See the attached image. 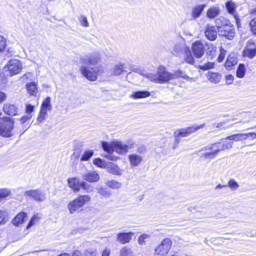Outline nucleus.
Segmentation results:
<instances>
[{
    "label": "nucleus",
    "mask_w": 256,
    "mask_h": 256,
    "mask_svg": "<svg viewBox=\"0 0 256 256\" xmlns=\"http://www.w3.org/2000/svg\"><path fill=\"white\" fill-rule=\"evenodd\" d=\"M148 78L152 82L164 84L172 80V73L168 72L165 67L160 66L158 68L156 74H148Z\"/></svg>",
    "instance_id": "1"
},
{
    "label": "nucleus",
    "mask_w": 256,
    "mask_h": 256,
    "mask_svg": "<svg viewBox=\"0 0 256 256\" xmlns=\"http://www.w3.org/2000/svg\"><path fill=\"white\" fill-rule=\"evenodd\" d=\"M22 68L21 62L16 59H12L3 68L6 76H12L20 72Z\"/></svg>",
    "instance_id": "2"
},
{
    "label": "nucleus",
    "mask_w": 256,
    "mask_h": 256,
    "mask_svg": "<svg viewBox=\"0 0 256 256\" xmlns=\"http://www.w3.org/2000/svg\"><path fill=\"white\" fill-rule=\"evenodd\" d=\"M24 196L29 200L38 202H42L46 199V192L40 188L26 190Z\"/></svg>",
    "instance_id": "3"
},
{
    "label": "nucleus",
    "mask_w": 256,
    "mask_h": 256,
    "mask_svg": "<svg viewBox=\"0 0 256 256\" xmlns=\"http://www.w3.org/2000/svg\"><path fill=\"white\" fill-rule=\"evenodd\" d=\"M90 200V197L87 195L79 196L70 202L68 205V208L71 214L78 210Z\"/></svg>",
    "instance_id": "4"
},
{
    "label": "nucleus",
    "mask_w": 256,
    "mask_h": 256,
    "mask_svg": "<svg viewBox=\"0 0 256 256\" xmlns=\"http://www.w3.org/2000/svg\"><path fill=\"white\" fill-rule=\"evenodd\" d=\"M14 123L13 120L10 117H5L0 120V134L5 137L12 136Z\"/></svg>",
    "instance_id": "5"
},
{
    "label": "nucleus",
    "mask_w": 256,
    "mask_h": 256,
    "mask_svg": "<svg viewBox=\"0 0 256 256\" xmlns=\"http://www.w3.org/2000/svg\"><path fill=\"white\" fill-rule=\"evenodd\" d=\"M172 244V240L168 238L164 239L154 249V256H166Z\"/></svg>",
    "instance_id": "6"
},
{
    "label": "nucleus",
    "mask_w": 256,
    "mask_h": 256,
    "mask_svg": "<svg viewBox=\"0 0 256 256\" xmlns=\"http://www.w3.org/2000/svg\"><path fill=\"white\" fill-rule=\"evenodd\" d=\"M175 42L172 51L174 55L179 56L183 52H186L189 48L186 46L185 40L182 38H178Z\"/></svg>",
    "instance_id": "7"
},
{
    "label": "nucleus",
    "mask_w": 256,
    "mask_h": 256,
    "mask_svg": "<svg viewBox=\"0 0 256 256\" xmlns=\"http://www.w3.org/2000/svg\"><path fill=\"white\" fill-rule=\"evenodd\" d=\"M197 154L204 160H212L216 156L212 144L203 147L198 152Z\"/></svg>",
    "instance_id": "8"
},
{
    "label": "nucleus",
    "mask_w": 256,
    "mask_h": 256,
    "mask_svg": "<svg viewBox=\"0 0 256 256\" xmlns=\"http://www.w3.org/2000/svg\"><path fill=\"white\" fill-rule=\"evenodd\" d=\"M80 60L84 64L94 66L100 60V54L98 52H94L81 57Z\"/></svg>",
    "instance_id": "9"
},
{
    "label": "nucleus",
    "mask_w": 256,
    "mask_h": 256,
    "mask_svg": "<svg viewBox=\"0 0 256 256\" xmlns=\"http://www.w3.org/2000/svg\"><path fill=\"white\" fill-rule=\"evenodd\" d=\"M80 71L84 77L90 81H94L98 78V72L94 68L83 66H80Z\"/></svg>",
    "instance_id": "10"
},
{
    "label": "nucleus",
    "mask_w": 256,
    "mask_h": 256,
    "mask_svg": "<svg viewBox=\"0 0 256 256\" xmlns=\"http://www.w3.org/2000/svg\"><path fill=\"white\" fill-rule=\"evenodd\" d=\"M220 36H224L228 40H232L234 36L235 32L234 27L229 24L223 26L218 30Z\"/></svg>",
    "instance_id": "11"
},
{
    "label": "nucleus",
    "mask_w": 256,
    "mask_h": 256,
    "mask_svg": "<svg viewBox=\"0 0 256 256\" xmlns=\"http://www.w3.org/2000/svg\"><path fill=\"white\" fill-rule=\"evenodd\" d=\"M192 51L196 58H200L204 54V46L202 42L196 41L192 44Z\"/></svg>",
    "instance_id": "12"
},
{
    "label": "nucleus",
    "mask_w": 256,
    "mask_h": 256,
    "mask_svg": "<svg viewBox=\"0 0 256 256\" xmlns=\"http://www.w3.org/2000/svg\"><path fill=\"white\" fill-rule=\"evenodd\" d=\"M244 56L252 58L256 56V44L252 40H249L244 50Z\"/></svg>",
    "instance_id": "13"
},
{
    "label": "nucleus",
    "mask_w": 256,
    "mask_h": 256,
    "mask_svg": "<svg viewBox=\"0 0 256 256\" xmlns=\"http://www.w3.org/2000/svg\"><path fill=\"white\" fill-rule=\"evenodd\" d=\"M83 180L90 182H96L100 180L99 174L95 171L86 170L81 174Z\"/></svg>",
    "instance_id": "14"
},
{
    "label": "nucleus",
    "mask_w": 256,
    "mask_h": 256,
    "mask_svg": "<svg viewBox=\"0 0 256 256\" xmlns=\"http://www.w3.org/2000/svg\"><path fill=\"white\" fill-rule=\"evenodd\" d=\"M226 6L228 12L234 16L236 22V24L238 26L240 23V20L238 18L237 14L236 12V4L232 0H229L226 2Z\"/></svg>",
    "instance_id": "15"
},
{
    "label": "nucleus",
    "mask_w": 256,
    "mask_h": 256,
    "mask_svg": "<svg viewBox=\"0 0 256 256\" xmlns=\"http://www.w3.org/2000/svg\"><path fill=\"white\" fill-rule=\"evenodd\" d=\"M205 36L210 40H214L217 37V31L214 26L207 24L205 30Z\"/></svg>",
    "instance_id": "16"
},
{
    "label": "nucleus",
    "mask_w": 256,
    "mask_h": 256,
    "mask_svg": "<svg viewBox=\"0 0 256 256\" xmlns=\"http://www.w3.org/2000/svg\"><path fill=\"white\" fill-rule=\"evenodd\" d=\"M3 110L6 114L10 116L18 115V109L16 105L8 103L4 105Z\"/></svg>",
    "instance_id": "17"
},
{
    "label": "nucleus",
    "mask_w": 256,
    "mask_h": 256,
    "mask_svg": "<svg viewBox=\"0 0 256 256\" xmlns=\"http://www.w3.org/2000/svg\"><path fill=\"white\" fill-rule=\"evenodd\" d=\"M134 234L133 232H120L117 235V240L122 244L128 243L132 238V236Z\"/></svg>",
    "instance_id": "18"
},
{
    "label": "nucleus",
    "mask_w": 256,
    "mask_h": 256,
    "mask_svg": "<svg viewBox=\"0 0 256 256\" xmlns=\"http://www.w3.org/2000/svg\"><path fill=\"white\" fill-rule=\"evenodd\" d=\"M113 146L115 148V152L120 154L127 153L128 150L124 142L120 141L113 142Z\"/></svg>",
    "instance_id": "19"
},
{
    "label": "nucleus",
    "mask_w": 256,
    "mask_h": 256,
    "mask_svg": "<svg viewBox=\"0 0 256 256\" xmlns=\"http://www.w3.org/2000/svg\"><path fill=\"white\" fill-rule=\"evenodd\" d=\"M128 158L130 166L133 167L138 166L143 160V158L142 156L136 154H130L128 156Z\"/></svg>",
    "instance_id": "20"
},
{
    "label": "nucleus",
    "mask_w": 256,
    "mask_h": 256,
    "mask_svg": "<svg viewBox=\"0 0 256 256\" xmlns=\"http://www.w3.org/2000/svg\"><path fill=\"white\" fill-rule=\"evenodd\" d=\"M206 6V4H203L198 5L194 7L191 12V16L192 18L196 20L198 18L201 16Z\"/></svg>",
    "instance_id": "21"
},
{
    "label": "nucleus",
    "mask_w": 256,
    "mask_h": 256,
    "mask_svg": "<svg viewBox=\"0 0 256 256\" xmlns=\"http://www.w3.org/2000/svg\"><path fill=\"white\" fill-rule=\"evenodd\" d=\"M107 170L109 172L118 176H121L123 173V170L122 169L117 165L112 162H110L108 164Z\"/></svg>",
    "instance_id": "22"
},
{
    "label": "nucleus",
    "mask_w": 256,
    "mask_h": 256,
    "mask_svg": "<svg viewBox=\"0 0 256 256\" xmlns=\"http://www.w3.org/2000/svg\"><path fill=\"white\" fill-rule=\"evenodd\" d=\"M172 74V80L177 79L179 78H182L184 80L190 82H194L195 80L194 78H190L184 72L181 70H178L174 72V73Z\"/></svg>",
    "instance_id": "23"
},
{
    "label": "nucleus",
    "mask_w": 256,
    "mask_h": 256,
    "mask_svg": "<svg viewBox=\"0 0 256 256\" xmlns=\"http://www.w3.org/2000/svg\"><path fill=\"white\" fill-rule=\"evenodd\" d=\"M68 184L69 186L72 188L75 192H78L80 190V182L78 179L76 178H70L68 180Z\"/></svg>",
    "instance_id": "24"
},
{
    "label": "nucleus",
    "mask_w": 256,
    "mask_h": 256,
    "mask_svg": "<svg viewBox=\"0 0 256 256\" xmlns=\"http://www.w3.org/2000/svg\"><path fill=\"white\" fill-rule=\"evenodd\" d=\"M220 8L218 6L210 8L206 12V16L210 18H214L220 14Z\"/></svg>",
    "instance_id": "25"
},
{
    "label": "nucleus",
    "mask_w": 256,
    "mask_h": 256,
    "mask_svg": "<svg viewBox=\"0 0 256 256\" xmlns=\"http://www.w3.org/2000/svg\"><path fill=\"white\" fill-rule=\"evenodd\" d=\"M238 62L237 58L234 53L230 54L225 63V66L227 69L230 68L232 66L236 64Z\"/></svg>",
    "instance_id": "26"
},
{
    "label": "nucleus",
    "mask_w": 256,
    "mask_h": 256,
    "mask_svg": "<svg viewBox=\"0 0 256 256\" xmlns=\"http://www.w3.org/2000/svg\"><path fill=\"white\" fill-rule=\"evenodd\" d=\"M150 96V93L149 92L144 91H137L134 92L130 96V98L134 99L144 98L148 97Z\"/></svg>",
    "instance_id": "27"
},
{
    "label": "nucleus",
    "mask_w": 256,
    "mask_h": 256,
    "mask_svg": "<svg viewBox=\"0 0 256 256\" xmlns=\"http://www.w3.org/2000/svg\"><path fill=\"white\" fill-rule=\"evenodd\" d=\"M27 214L24 212H20L13 219L12 223L14 226H18L24 222V218L26 217Z\"/></svg>",
    "instance_id": "28"
},
{
    "label": "nucleus",
    "mask_w": 256,
    "mask_h": 256,
    "mask_svg": "<svg viewBox=\"0 0 256 256\" xmlns=\"http://www.w3.org/2000/svg\"><path fill=\"white\" fill-rule=\"evenodd\" d=\"M207 77L210 82L218 84L220 82L222 76L218 73L208 72Z\"/></svg>",
    "instance_id": "29"
},
{
    "label": "nucleus",
    "mask_w": 256,
    "mask_h": 256,
    "mask_svg": "<svg viewBox=\"0 0 256 256\" xmlns=\"http://www.w3.org/2000/svg\"><path fill=\"white\" fill-rule=\"evenodd\" d=\"M246 136L244 134H236L231 136H228L226 138V140H232L234 142H239L246 140Z\"/></svg>",
    "instance_id": "30"
},
{
    "label": "nucleus",
    "mask_w": 256,
    "mask_h": 256,
    "mask_svg": "<svg viewBox=\"0 0 256 256\" xmlns=\"http://www.w3.org/2000/svg\"><path fill=\"white\" fill-rule=\"evenodd\" d=\"M229 23V20L223 16H220L215 20V24L218 30L223 26L228 25Z\"/></svg>",
    "instance_id": "31"
},
{
    "label": "nucleus",
    "mask_w": 256,
    "mask_h": 256,
    "mask_svg": "<svg viewBox=\"0 0 256 256\" xmlns=\"http://www.w3.org/2000/svg\"><path fill=\"white\" fill-rule=\"evenodd\" d=\"M28 92L32 96L36 95L38 92V88L37 84L34 82L28 83L26 85Z\"/></svg>",
    "instance_id": "32"
},
{
    "label": "nucleus",
    "mask_w": 256,
    "mask_h": 256,
    "mask_svg": "<svg viewBox=\"0 0 256 256\" xmlns=\"http://www.w3.org/2000/svg\"><path fill=\"white\" fill-rule=\"evenodd\" d=\"M205 124H202L200 126L194 124L191 126L187 127L186 128H184L186 130V132L188 134L189 136L190 134L194 133L196 132L197 130H198L204 127Z\"/></svg>",
    "instance_id": "33"
},
{
    "label": "nucleus",
    "mask_w": 256,
    "mask_h": 256,
    "mask_svg": "<svg viewBox=\"0 0 256 256\" xmlns=\"http://www.w3.org/2000/svg\"><path fill=\"white\" fill-rule=\"evenodd\" d=\"M51 98L50 97H47L42 102L40 110L45 112L50 110L52 106L50 104Z\"/></svg>",
    "instance_id": "34"
},
{
    "label": "nucleus",
    "mask_w": 256,
    "mask_h": 256,
    "mask_svg": "<svg viewBox=\"0 0 256 256\" xmlns=\"http://www.w3.org/2000/svg\"><path fill=\"white\" fill-rule=\"evenodd\" d=\"M102 147L105 152H108V154H112L115 151V148L113 146V142L109 144L106 142H102Z\"/></svg>",
    "instance_id": "35"
},
{
    "label": "nucleus",
    "mask_w": 256,
    "mask_h": 256,
    "mask_svg": "<svg viewBox=\"0 0 256 256\" xmlns=\"http://www.w3.org/2000/svg\"><path fill=\"white\" fill-rule=\"evenodd\" d=\"M124 64H119L114 66L112 70V74L114 76H119L121 74L124 72Z\"/></svg>",
    "instance_id": "36"
},
{
    "label": "nucleus",
    "mask_w": 256,
    "mask_h": 256,
    "mask_svg": "<svg viewBox=\"0 0 256 256\" xmlns=\"http://www.w3.org/2000/svg\"><path fill=\"white\" fill-rule=\"evenodd\" d=\"M253 18L250 22V26L252 32L256 35V9L252 12Z\"/></svg>",
    "instance_id": "37"
},
{
    "label": "nucleus",
    "mask_w": 256,
    "mask_h": 256,
    "mask_svg": "<svg viewBox=\"0 0 256 256\" xmlns=\"http://www.w3.org/2000/svg\"><path fill=\"white\" fill-rule=\"evenodd\" d=\"M106 184L108 186L112 189H118L122 186L121 182L114 180H108Z\"/></svg>",
    "instance_id": "38"
},
{
    "label": "nucleus",
    "mask_w": 256,
    "mask_h": 256,
    "mask_svg": "<svg viewBox=\"0 0 256 256\" xmlns=\"http://www.w3.org/2000/svg\"><path fill=\"white\" fill-rule=\"evenodd\" d=\"M134 252L130 248L124 246L120 250V256H134Z\"/></svg>",
    "instance_id": "39"
},
{
    "label": "nucleus",
    "mask_w": 256,
    "mask_h": 256,
    "mask_svg": "<svg viewBox=\"0 0 256 256\" xmlns=\"http://www.w3.org/2000/svg\"><path fill=\"white\" fill-rule=\"evenodd\" d=\"M8 220V215L5 210H0V225L4 224Z\"/></svg>",
    "instance_id": "40"
},
{
    "label": "nucleus",
    "mask_w": 256,
    "mask_h": 256,
    "mask_svg": "<svg viewBox=\"0 0 256 256\" xmlns=\"http://www.w3.org/2000/svg\"><path fill=\"white\" fill-rule=\"evenodd\" d=\"M184 53L186 54L184 58V60L185 62L190 64H194V58L191 54V52L190 48H188V50H186V52H184Z\"/></svg>",
    "instance_id": "41"
},
{
    "label": "nucleus",
    "mask_w": 256,
    "mask_h": 256,
    "mask_svg": "<svg viewBox=\"0 0 256 256\" xmlns=\"http://www.w3.org/2000/svg\"><path fill=\"white\" fill-rule=\"evenodd\" d=\"M40 216L38 214H34L28 224L26 226V229L30 228L31 226L35 224L40 220Z\"/></svg>",
    "instance_id": "42"
},
{
    "label": "nucleus",
    "mask_w": 256,
    "mask_h": 256,
    "mask_svg": "<svg viewBox=\"0 0 256 256\" xmlns=\"http://www.w3.org/2000/svg\"><path fill=\"white\" fill-rule=\"evenodd\" d=\"M246 68L243 64H240L236 70V76L238 78L244 77L246 73Z\"/></svg>",
    "instance_id": "43"
},
{
    "label": "nucleus",
    "mask_w": 256,
    "mask_h": 256,
    "mask_svg": "<svg viewBox=\"0 0 256 256\" xmlns=\"http://www.w3.org/2000/svg\"><path fill=\"white\" fill-rule=\"evenodd\" d=\"M97 190L100 195L106 198L109 197L111 195L110 190L107 188L100 187L97 188Z\"/></svg>",
    "instance_id": "44"
},
{
    "label": "nucleus",
    "mask_w": 256,
    "mask_h": 256,
    "mask_svg": "<svg viewBox=\"0 0 256 256\" xmlns=\"http://www.w3.org/2000/svg\"><path fill=\"white\" fill-rule=\"evenodd\" d=\"M174 136L176 138H178V137H186L188 136V134L186 131V130L185 128H180L177 130H176L174 132Z\"/></svg>",
    "instance_id": "45"
},
{
    "label": "nucleus",
    "mask_w": 256,
    "mask_h": 256,
    "mask_svg": "<svg viewBox=\"0 0 256 256\" xmlns=\"http://www.w3.org/2000/svg\"><path fill=\"white\" fill-rule=\"evenodd\" d=\"M212 146L213 148H214V150L216 152V155L220 152L224 150L225 149L224 148L222 142H216L214 144H212Z\"/></svg>",
    "instance_id": "46"
},
{
    "label": "nucleus",
    "mask_w": 256,
    "mask_h": 256,
    "mask_svg": "<svg viewBox=\"0 0 256 256\" xmlns=\"http://www.w3.org/2000/svg\"><path fill=\"white\" fill-rule=\"evenodd\" d=\"M80 188H82L87 192H90L93 190L92 186L90 184H88L84 182H80Z\"/></svg>",
    "instance_id": "47"
},
{
    "label": "nucleus",
    "mask_w": 256,
    "mask_h": 256,
    "mask_svg": "<svg viewBox=\"0 0 256 256\" xmlns=\"http://www.w3.org/2000/svg\"><path fill=\"white\" fill-rule=\"evenodd\" d=\"M228 186L232 190H235L238 188L239 185L234 179H230L228 182L227 186Z\"/></svg>",
    "instance_id": "48"
},
{
    "label": "nucleus",
    "mask_w": 256,
    "mask_h": 256,
    "mask_svg": "<svg viewBox=\"0 0 256 256\" xmlns=\"http://www.w3.org/2000/svg\"><path fill=\"white\" fill-rule=\"evenodd\" d=\"M93 151L90 150L86 151L80 158L81 161H87L92 156Z\"/></svg>",
    "instance_id": "49"
},
{
    "label": "nucleus",
    "mask_w": 256,
    "mask_h": 256,
    "mask_svg": "<svg viewBox=\"0 0 256 256\" xmlns=\"http://www.w3.org/2000/svg\"><path fill=\"white\" fill-rule=\"evenodd\" d=\"M216 48L213 44H211L208 48L206 54L210 56V58H214L216 55Z\"/></svg>",
    "instance_id": "50"
},
{
    "label": "nucleus",
    "mask_w": 256,
    "mask_h": 256,
    "mask_svg": "<svg viewBox=\"0 0 256 256\" xmlns=\"http://www.w3.org/2000/svg\"><path fill=\"white\" fill-rule=\"evenodd\" d=\"M96 251L95 247H91L84 252V256H92Z\"/></svg>",
    "instance_id": "51"
},
{
    "label": "nucleus",
    "mask_w": 256,
    "mask_h": 256,
    "mask_svg": "<svg viewBox=\"0 0 256 256\" xmlns=\"http://www.w3.org/2000/svg\"><path fill=\"white\" fill-rule=\"evenodd\" d=\"M47 116V112L40 110V112L38 114V116L37 118V121L38 122H42L44 120L46 119Z\"/></svg>",
    "instance_id": "52"
},
{
    "label": "nucleus",
    "mask_w": 256,
    "mask_h": 256,
    "mask_svg": "<svg viewBox=\"0 0 256 256\" xmlns=\"http://www.w3.org/2000/svg\"><path fill=\"white\" fill-rule=\"evenodd\" d=\"M214 64L213 62H208L205 64L200 65L199 68L200 70H205L213 68Z\"/></svg>",
    "instance_id": "53"
},
{
    "label": "nucleus",
    "mask_w": 256,
    "mask_h": 256,
    "mask_svg": "<svg viewBox=\"0 0 256 256\" xmlns=\"http://www.w3.org/2000/svg\"><path fill=\"white\" fill-rule=\"evenodd\" d=\"M78 20L80 23V24L82 26H84V27H88L89 26V24L87 18L85 16H80Z\"/></svg>",
    "instance_id": "54"
},
{
    "label": "nucleus",
    "mask_w": 256,
    "mask_h": 256,
    "mask_svg": "<svg viewBox=\"0 0 256 256\" xmlns=\"http://www.w3.org/2000/svg\"><path fill=\"white\" fill-rule=\"evenodd\" d=\"M10 194V191L8 189H0V200L8 196Z\"/></svg>",
    "instance_id": "55"
},
{
    "label": "nucleus",
    "mask_w": 256,
    "mask_h": 256,
    "mask_svg": "<svg viewBox=\"0 0 256 256\" xmlns=\"http://www.w3.org/2000/svg\"><path fill=\"white\" fill-rule=\"evenodd\" d=\"M220 54H219V56L218 58V62H220L224 60V58L226 50L222 48V46H220Z\"/></svg>",
    "instance_id": "56"
},
{
    "label": "nucleus",
    "mask_w": 256,
    "mask_h": 256,
    "mask_svg": "<svg viewBox=\"0 0 256 256\" xmlns=\"http://www.w3.org/2000/svg\"><path fill=\"white\" fill-rule=\"evenodd\" d=\"M150 238V236L146 234H142L140 235L138 239V242L140 244L142 245L144 244V240Z\"/></svg>",
    "instance_id": "57"
},
{
    "label": "nucleus",
    "mask_w": 256,
    "mask_h": 256,
    "mask_svg": "<svg viewBox=\"0 0 256 256\" xmlns=\"http://www.w3.org/2000/svg\"><path fill=\"white\" fill-rule=\"evenodd\" d=\"M6 40L0 35V52L4 50L6 46Z\"/></svg>",
    "instance_id": "58"
},
{
    "label": "nucleus",
    "mask_w": 256,
    "mask_h": 256,
    "mask_svg": "<svg viewBox=\"0 0 256 256\" xmlns=\"http://www.w3.org/2000/svg\"><path fill=\"white\" fill-rule=\"evenodd\" d=\"M93 163L94 165L97 166L100 168L104 166V162L100 158H96L93 160Z\"/></svg>",
    "instance_id": "59"
},
{
    "label": "nucleus",
    "mask_w": 256,
    "mask_h": 256,
    "mask_svg": "<svg viewBox=\"0 0 256 256\" xmlns=\"http://www.w3.org/2000/svg\"><path fill=\"white\" fill-rule=\"evenodd\" d=\"M222 142L226 150L230 149L232 147L233 142H232L227 141L225 139V140Z\"/></svg>",
    "instance_id": "60"
},
{
    "label": "nucleus",
    "mask_w": 256,
    "mask_h": 256,
    "mask_svg": "<svg viewBox=\"0 0 256 256\" xmlns=\"http://www.w3.org/2000/svg\"><path fill=\"white\" fill-rule=\"evenodd\" d=\"M127 150L131 149L134 147L135 142L132 140H128L124 142Z\"/></svg>",
    "instance_id": "61"
},
{
    "label": "nucleus",
    "mask_w": 256,
    "mask_h": 256,
    "mask_svg": "<svg viewBox=\"0 0 256 256\" xmlns=\"http://www.w3.org/2000/svg\"><path fill=\"white\" fill-rule=\"evenodd\" d=\"M244 135L246 136V140L248 138H250V140H254L256 138V133L252 132L249 133L244 134Z\"/></svg>",
    "instance_id": "62"
},
{
    "label": "nucleus",
    "mask_w": 256,
    "mask_h": 256,
    "mask_svg": "<svg viewBox=\"0 0 256 256\" xmlns=\"http://www.w3.org/2000/svg\"><path fill=\"white\" fill-rule=\"evenodd\" d=\"M226 83L228 85H230V84H232L234 80V76L231 74L226 76Z\"/></svg>",
    "instance_id": "63"
},
{
    "label": "nucleus",
    "mask_w": 256,
    "mask_h": 256,
    "mask_svg": "<svg viewBox=\"0 0 256 256\" xmlns=\"http://www.w3.org/2000/svg\"><path fill=\"white\" fill-rule=\"evenodd\" d=\"M34 106L30 104H26V112L27 114H32V112L34 111Z\"/></svg>",
    "instance_id": "64"
}]
</instances>
